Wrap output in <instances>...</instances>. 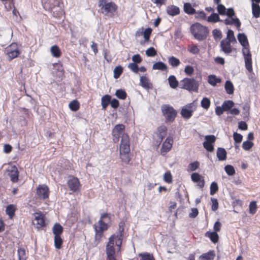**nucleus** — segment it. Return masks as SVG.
<instances>
[{
  "instance_id": "obj_1",
  "label": "nucleus",
  "mask_w": 260,
  "mask_h": 260,
  "mask_svg": "<svg viewBox=\"0 0 260 260\" xmlns=\"http://www.w3.org/2000/svg\"><path fill=\"white\" fill-rule=\"evenodd\" d=\"M123 223L119 224V232L117 235H112L109 238L106 245V252L108 260H116L117 255L120 251L124 230Z\"/></svg>"
},
{
  "instance_id": "obj_2",
  "label": "nucleus",
  "mask_w": 260,
  "mask_h": 260,
  "mask_svg": "<svg viewBox=\"0 0 260 260\" xmlns=\"http://www.w3.org/2000/svg\"><path fill=\"white\" fill-rule=\"evenodd\" d=\"M110 221V218L107 213L102 214L100 220L93 225L95 231L94 241L96 244L100 243L103 236V233L109 227L108 223Z\"/></svg>"
},
{
  "instance_id": "obj_3",
  "label": "nucleus",
  "mask_w": 260,
  "mask_h": 260,
  "mask_svg": "<svg viewBox=\"0 0 260 260\" xmlns=\"http://www.w3.org/2000/svg\"><path fill=\"white\" fill-rule=\"evenodd\" d=\"M130 143L128 136L123 134L121 136L120 144V156L122 161L128 164L130 160Z\"/></svg>"
},
{
  "instance_id": "obj_4",
  "label": "nucleus",
  "mask_w": 260,
  "mask_h": 260,
  "mask_svg": "<svg viewBox=\"0 0 260 260\" xmlns=\"http://www.w3.org/2000/svg\"><path fill=\"white\" fill-rule=\"evenodd\" d=\"M190 30L194 38L199 41L206 39L209 33L208 28L199 23H196L191 25Z\"/></svg>"
},
{
  "instance_id": "obj_5",
  "label": "nucleus",
  "mask_w": 260,
  "mask_h": 260,
  "mask_svg": "<svg viewBox=\"0 0 260 260\" xmlns=\"http://www.w3.org/2000/svg\"><path fill=\"white\" fill-rule=\"evenodd\" d=\"M99 5L101 7V12L106 15H112L117 9L114 3H107L106 0H100Z\"/></svg>"
},
{
  "instance_id": "obj_6",
  "label": "nucleus",
  "mask_w": 260,
  "mask_h": 260,
  "mask_svg": "<svg viewBox=\"0 0 260 260\" xmlns=\"http://www.w3.org/2000/svg\"><path fill=\"white\" fill-rule=\"evenodd\" d=\"M161 110L167 121L172 122L174 120L177 112L172 106L164 104L161 106Z\"/></svg>"
},
{
  "instance_id": "obj_7",
  "label": "nucleus",
  "mask_w": 260,
  "mask_h": 260,
  "mask_svg": "<svg viewBox=\"0 0 260 260\" xmlns=\"http://www.w3.org/2000/svg\"><path fill=\"white\" fill-rule=\"evenodd\" d=\"M180 87L189 91H197L198 84L194 79L186 78L180 81Z\"/></svg>"
},
{
  "instance_id": "obj_8",
  "label": "nucleus",
  "mask_w": 260,
  "mask_h": 260,
  "mask_svg": "<svg viewBox=\"0 0 260 260\" xmlns=\"http://www.w3.org/2000/svg\"><path fill=\"white\" fill-rule=\"evenodd\" d=\"M6 51L9 60H11L13 59L18 57L20 54V46L17 43H13L6 48Z\"/></svg>"
},
{
  "instance_id": "obj_9",
  "label": "nucleus",
  "mask_w": 260,
  "mask_h": 260,
  "mask_svg": "<svg viewBox=\"0 0 260 260\" xmlns=\"http://www.w3.org/2000/svg\"><path fill=\"white\" fill-rule=\"evenodd\" d=\"M242 52L244 58L245 67L249 72H251L252 71V60L249 45L243 47Z\"/></svg>"
},
{
  "instance_id": "obj_10",
  "label": "nucleus",
  "mask_w": 260,
  "mask_h": 260,
  "mask_svg": "<svg viewBox=\"0 0 260 260\" xmlns=\"http://www.w3.org/2000/svg\"><path fill=\"white\" fill-rule=\"evenodd\" d=\"M33 217L32 224L36 228L40 229L45 226V216L42 213H35L33 214Z\"/></svg>"
},
{
  "instance_id": "obj_11",
  "label": "nucleus",
  "mask_w": 260,
  "mask_h": 260,
  "mask_svg": "<svg viewBox=\"0 0 260 260\" xmlns=\"http://www.w3.org/2000/svg\"><path fill=\"white\" fill-rule=\"evenodd\" d=\"M125 126L122 124H118L115 126L112 130L113 141L115 142L118 141L119 137L122 136L124 133Z\"/></svg>"
},
{
  "instance_id": "obj_12",
  "label": "nucleus",
  "mask_w": 260,
  "mask_h": 260,
  "mask_svg": "<svg viewBox=\"0 0 260 260\" xmlns=\"http://www.w3.org/2000/svg\"><path fill=\"white\" fill-rule=\"evenodd\" d=\"M49 189L45 185H39L37 189V194L41 199L45 200L49 197Z\"/></svg>"
},
{
  "instance_id": "obj_13",
  "label": "nucleus",
  "mask_w": 260,
  "mask_h": 260,
  "mask_svg": "<svg viewBox=\"0 0 260 260\" xmlns=\"http://www.w3.org/2000/svg\"><path fill=\"white\" fill-rule=\"evenodd\" d=\"M193 111V104L190 103L182 108L181 114L183 117L188 119L192 116Z\"/></svg>"
},
{
  "instance_id": "obj_14",
  "label": "nucleus",
  "mask_w": 260,
  "mask_h": 260,
  "mask_svg": "<svg viewBox=\"0 0 260 260\" xmlns=\"http://www.w3.org/2000/svg\"><path fill=\"white\" fill-rule=\"evenodd\" d=\"M173 142V140L172 138L168 137L164 142L161 148V154L165 155L167 152L169 151L172 147Z\"/></svg>"
},
{
  "instance_id": "obj_15",
  "label": "nucleus",
  "mask_w": 260,
  "mask_h": 260,
  "mask_svg": "<svg viewBox=\"0 0 260 260\" xmlns=\"http://www.w3.org/2000/svg\"><path fill=\"white\" fill-rule=\"evenodd\" d=\"M232 42L223 39L220 42L221 50L226 54H229L232 51V47L231 46Z\"/></svg>"
},
{
  "instance_id": "obj_16",
  "label": "nucleus",
  "mask_w": 260,
  "mask_h": 260,
  "mask_svg": "<svg viewBox=\"0 0 260 260\" xmlns=\"http://www.w3.org/2000/svg\"><path fill=\"white\" fill-rule=\"evenodd\" d=\"M68 184L71 190L75 191L79 188L80 183L77 178L72 177L68 180Z\"/></svg>"
},
{
  "instance_id": "obj_17",
  "label": "nucleus",
  "mask_w": 260,
  "mask_h": 260,
  "mask_svg": "<svg viewBox=\"0 0 260 260\" xmlns=\"http://www.w3.org/2000/svg\"><path fill=\"white\" fill-rule=\"evenodd\" d=\"M191 178L192 181L198 183V185L200 187H203L205 185V181L202 176L199 174L194 173L191 174Z\"/></svg>"
},
{
  "instance_id": "obj_18",
  "label": "nucleus",
  "mask_w": 260,
  "mask_h": 260,
  "mask_svg": "<svg viewBox=\"0 0 260 260\" xmlns=\"http://www.w3.org/2000/svg\"><path fill=\"white\" fill-rule=\"evenodd\" d=\"M9 175L13 182H16L18 179V171L15 166H12L9 170Z\"/></svg>"
},
{
  "instance_id": "obj_19",
  "label": "nucleus",
  "mask_w": 260,
  "mask_h": 260,
  "mask_svg": "<svg viewBox=\"0 0 260 260\" xmlns=\"http://www.w3.org/2000/svg\"><path fill=\"white\" fill-rule=\"evenodd\" d=\"M216 155L219 160L223 161L226 159V151L223 148H218Z\"/></svg>"
},
{
  "instance_id": "obj_20",
  "label": "nucleus",
  "mask_w": 260,
  "mask_h": 260,
  "mask_svg": "<svg viewBox=\"0 0 260 260\" xmlns=\"http://www.w3.org/2000/svg\"><path fill=\"white\" fill-rule=\"evenodd\" d=\"M167 12L169 15L173 16L178 15L180 10L178 7L172 5L167 7Z\"/></svg>"
},
{
  "instance_id": "obj_21",
  "label": "nucleus",
  "mask_w": 260,
  "mask_h": 260,
  "mask_svg": "<svg viewBox=\"0 0 260 260\" xmlns=\"http://www.w3.org/2000/svg\"><path fill=\"white\" fill-rule=\"evenodd\" d=\"M238 40L242 47L249 46V43L246 36L244 34H239Z\"/></svg>"
},
{
  "instance_id": "obj_22",
  "label": "nucleus",
  "mask_w": 260,
  "mask_h": 260,
  "mask_svg": "<svg viewBox=\"0 0 260 260\" xmlns=\"http://www.w3.org/2000/svg\"><path fill=\"white\" fill-rule=\"evenodd\" d=\"M140 84L142 87L146 89L150 88L152 87V84L149 79L145 76L141 77Z\"/></svg>"
},
{
  "instance_id": "obj_23",
  "label": "nucleus",
  "mask_w": 260,
  "mask_h": 260,
  "mask_svg": "<svg viewBox=\"0 0 260 260\" xmlns=\"http://www.w3.org/2000/svg\"><path fill=\"white\" fill-rule=\"evenodd\" d=\"M214 256L215 254L213 251H210L201 255L199 257V260H213Z\"/></svg>"
},
{
  "instance_id": "obj_24",
  "label": "nucleus",
  "mask_w": 260,
  "mask_h": 260,
  "mask_svg": "<svg viewBox=\"0 0 260 260\" xmlns=\"http://www.w3.org/2000/svg\"><path fill=\"white\" fill-rule=\"evenodd\" d=\"M62 231L63 228L59 223H56L52 228V232L55 236H60Z\"/></svg>"
},
{
  "instance_id": "obj_25",
  "label": "nucleus",
  "mask_w": 260,
  "mask_h": 260,
  "mask_svg": "<svg viewBox=\"0 0 260 260\" xmlns=\"http://www.w3.org/2000/svg\"><path fill=\"white\" fill-rule=\"evenodd\" d=\"M221 81V79L217 78L214 75H211L208 76V82L210 85L213 86H215L217 83H220Z\"/></svg>"
},
{
  "instance_id": "obj_26",
  "label": "nucleus",
  "mask_w": 260,
  "mask_h": 260,
  "mask_svg": "<svg viewBox=\"0 0 260 260\" xmlns=\"http://www.w3.org/2000/svg\"><path fill=\"white\" fill-rule=\"evenodd\" d=\"M168 62L174 68L178 67L180 64V60L177 58L173 56L168 58Z\"/></svg>"
},
{
  "instance_id": "obj_27",
  "label": "nucleus",
  "mask_w": 260,
  "mask_h": 260,
  "mask_svg": "<svg viewBox=\"0 0 260 260\" xmlns=\"http://www.w3.org/2000/svg\"><path fill=\"white\" fill-rule=\"evenodd\" d=\"M16 209V206L14 205L11 204L7 206L6 212V214L12 218L14 215Z\"/></svg>"
},
{
  "instance_id": "obj_28",
  "label": "nucleus",
  "mask_w": 260,
  "mask_h": 260,
  "mask_svg": "<svg viewBox=\"0 0 260 260\" xmlns=\"http://www.w3.org/2000/svg\"><path fill=\"white\" fill-rule=\"evenodd\" d=\"M153 70H159L161 71H165L167 69V65L161 61H158L154 64L152 66Z\"/></svg>"
},
{
  "instance_id": "obj_29",
  "label": "nucleus",
  "mask_w": 260,
  "mask_h": 260,
  "mask_svg": "<svg viewBox=\"0 0 260 260\" xmlns=\"http://www.w3.org/2000/svg\"><path fill=\"white\" fill-rule=\"evenodd\" d=\"M252 11L253 16L258 18L260 15V6L257 4H252Z\"/></svg>"
},
{
  "instance_id": "obj_30",
  "label": "nucleus",
  "mask_w": 260,
  "mask_h": 260,
  "mask_svg": "<svg viewBox=\"0 0 260 260\" xmlns=\"http://www.w3.org/2000/svg\"><path fill=\"white\" fill-rule=\"evenodd\" d=\"M170 87L172 88H176L178 86V82L174 75L170 76L168 78Z\"/></svg>"
},
{
  "instance_id": "obj_31",
  "label": "nucleus",
  "mask_w": 260,
  "mask_h": 260,
  "mask_svg": "<svg viewBox=\"0 0 260 260\" xmlns=\"http://www.w3.org/2000/svg\"><path fill=\"white\" fill-rule=\"evenodd\" d=\"M111 96L109 95H105L102 98V106L103 109H106L107 106L110 104Z\"/></svg>"
},
{
  "instance_id": "obj_32",
  "label": "nucleus",
  "mask_w": 260,
  "mask_h": 260,
  "mask_svg": "<svg viewBox=\"0 0 260 260\" xmlns=\"http://www.w3.org/2000/svg\"><path fill=\"white\" fill-rule=\"evenodd\" d=\"M184 11L188 14H193L196 13V10L193 9L189 3H185L184 5Z\"/></svg>"
},
{
  "instance_id": "obj_33",
  "label": "nucleus",
  "mask_w": 260,
  "mask_h": 260,
  "mask_svg": "<svg viewBox=\"0 0 260 260\" xmlns=\"http://www.w3.org/2000/svg\"><path fill=\"white\" fill-rule=\"evenodd\" d=\"M226 92L229 94H233L234 92V86L233 83L230 81H226L224 86Z\"/></svg>"
},
{
  "instance_id": "obj_34",
  "label": "nucleus",
  "mask_w": 260,
  "mask_h": 260,
  "mask_svg": "<svg viewBox=\"0 0 260 260\" xmlns=\"http://www.w3.org/2000/svg\"><path fill=\"white\" fill-rule=\"evenodd\" d=\"M158 137L161 141L166 135L167 128L166 126L161 125L158 128Z\"/></svg>"
},
{
  "instance_id": "obj_35",
  "label": "nucleus",
  "mask_w": 260,
  "mask_h": 260,
  "mask_svg": "<svg viewBox=\"0 0 260 260\" xmlns=\"http://www.w3.org/2000/svg\"><path fill=\"white\" fill-rule=\"evenodd\" d=\"M224 40H228L229 41L232 42V44L236 43V39L234 36V31L231 29H229L227 32L226 38Z\"/></svg>"
},
{
  "instance_id": "obj_36",
  "label": "nucleus",
  "mask_w": 260,
  "mask_h": 260,
  "mask_svg": "<svg viewBox=\"0 0 260 260\" xmlns=\"http://www.w3.org/2000/svg\"><path fill=\"white\" fill-rule=\"evenodd\" d=\"M50 51L53 56L57 58L60 56V51L57 46H52L51 47Z\"/></svg>"
},
{
  "instance_id": "obj_37",
  "label": "nucleus",
  "mask_w": 260,
  "mask_h": 260,
  "mask_svg": "<svg viewBox=\"0 0 260 260\" xmlns=\"http://www.w3.org/2000/svg\"><path fill=\"white\" fill-rule=\"evenodd\" d=\"M207 21L209 22L215 23L219 21H221L218 15L216 13H213L207 18Z\"/></svg>"
},
{
  "instance_id": "obj_38",
  "label": "nucleus",
  "mask_w": 260,
  "mask_h": 260,
  "mask_svg": "<svg viewBox=\"0 0 260 260\" xmlns=\"http://www.w3.org/2000/svg\"><path fill=\"white\" fill-rule=\"evenodd\" d=\"M207 234L208 235V237L214 243L217 242L219 236L216 232L207 233Z\"/></svg>"
},
{
  "instance_id": "obj_39",
  "label": "nucleus",
  "mask_w": 260,
  "mask_h": 260,
  "mask_svg": "<svg viewBox=\"0 0 260 260\" xmlns=\"http://www.w3.org/2000/svg\"><path fill=\"white\" fill-rule=\"evenodd\" d=\"M62 244V240L61 239L60 236H54V246L56 248L60 249Z\"/></svg>"
},
{
  "instance_id": "obj_40",
  "label": "nucleus",
  "mask_w": 260,
  "mask_h": 260,
  "mask_svg": "<svg viewBox=\"0 0 260 260\" xmlns=\"http://www.w3.org/2000/svg\"><path fill=\"white\" fill-rule=\"evenodd\" d=\"M234 104L233 101L228 100L224 101L222 104V106L224 111H228L234 106Z\"/></svg>"
},
{
  "instance_id": "obj_41",
  "label": "nucleus",
  "mask_w": 260,
  "mask_h": 260,
  "mask_svg": "<svg viewBox=\"0 0 260 260\" xmlns=\"http://www.w3.org/2000/svg\"><path fill=\"white\" fill-rule=\"evenodd\" d=\"M123 69L121 66H117L114 69V78L117 79L122 73Z\"/></svg>"
},
{
  "instance_id": "obj_42",
  "label": "nucleus",
  "mask_w": 260,
  "mask_h": 260,
  "mask_svg": "<svg viewBox=\"0 0 260 260\" xmlns=\"http://www.w3.org/2000/svg\"><path fill=\"white\" fill-rule=\"evenodd\" d=\"M69 107L72 111H76L79 108V104L77 101L74 100L69 104Z\"/></svg>"
},
{
  "instance_id": "obj_43",
  "label": "nucleus",
  "mask_w": 260,
  "mask_h": 260,
  "mask_svg": "<svg viewBox=\"0 0 260 260\" xmlns=\"http://www.w3.org/2000/svg\"><path fill=\"white\" fill-rule=\"evenodd\" d=\"M116 96L121 100H124L126 97V92L122 89H118L115 92Z\"/></svg>"
},
{
  "instance_id": "obj_44",
  "label": "nucleus",
  "mask_w": 260,
  "mask_h": 260,
  "mask_svg": "<svg viewBox=\"0 0 260 260\" xmlns=\"http://www.w3.org/2000/svg\"><path fill=\"white\" fill-rule=\"evenodd\" d=\"M224 170L228 175L230 176L234 175L235 174L234 168L231 165H226L224 167Z\"/></svg>"
},
{
  "instance_id": "obj_45",
  "label": "nucleus",
  "mask_w": 260,
  "mask_h": 260,
  "mask_svg": "<svg viewBox=\"0 0 260 260\" xmlns=\"http://www.w3.org/2000/svg\"><path fill=\"white\" fill-rule=\"evenodd\" d=\"M210 105V101L207 98H204L201 101V106L205 109H208Z\"/></svg>"
},
{
  "instance_id": "obj_46",
  "label": "nucleus",
  "mask_w": 260,
  "mask_h": 260,
  "mask_svg": "<svg viewBox=\"0 0 260 260\" xmlns=\"http://www.w3.org/2000/svg\"><path fill=\"white\" fill-rule=\"evenodd\" d=\"M200 166V163L198 161H194L189 164L188 166V170L190 171H194L196 170Z\"/></svg>"
},
{
  "instance_id": "obj_47",
  "label": "nucleus",
  "mask_w": 260,
  "mask_h": 260,
  "mask_svg": "<svg viewBox=\"0 0 260 260\" xmlns=\"http://www.w3.org/2000/svg\"><path fill=\"white\" fill-rule=\"evenodd\" d=\"M212 34H213L214 38L216 41L220 40L222 37V34H221V32L220 31V30H219L217 29H214L212 31Z\"/></svg>"
},
{
  "instance_id": "obj_48",
  "label": "nucleus",
  "mask_w": 260,
  "mask_h": 260,
  "mask_svg": "<svg viewBox=\"0 0 260 260\" xmlns=\"http://www.w3.org/2000/svg\"><path fill=\"white\" fill-rule=\"evenodd\" d=\"M19 260H26L25 251L23 248H20L18 250Z\"/></svg>"
},
{
  "instance_id": "obj_49",
  "label": "nucleus",
  "mask_w": 260,
  "mask_h": 260,
  "mask_svg": "<svg viewBox=\"0 0 260 260\" xmlns=\"http://www.w3.org/2000/svg\"><path fill=\"white\" fill-rule=\"evenodd\" d=\"M218 190V187L217 184L213 182L210 185V194H214Z\"/></svg>"
},
{
  "instance_id": "obj_50",
  "label": "nucleus",
  "mask_w": 260,
  "mask_h": 260,
  "mask_svg": "<svg viewBox=\"0 0 260 260\" xmlns=\"http://www.w3.org/2000/svg\"><path fill=\"white\" fill-rule=\"evenodd\" d=\"M253 146V143L249 141H245L242 144V148L245 150H249Z\"/></svg>"
},
{
  "instance_id": "obj_51",
  "label": "nucleus",
  "mask_w": 260,
  "mask_h": 260,
  "mask_svg": "<svg viewBox=\"0 0 260 260\" xmlns=\"http://www.w3.org/2000/svg\"><path fill=\"white\" fill-rule=\"evenodd\" d=\"M146 54L147 56L153 57L156 54V51L153 47H150L146 50Z\"/></svg>"
},
{
  "instance_id": "obj_52",
  "label": "nucleus",
  "mask_w": 260,
  "mask_h": 260,
  "mask_svg": "<svg viewBox=\"0 0 260 260\" xmlns=\"http://www.w3.org/2000/svg\"><path fill=\"white\" fill-rule=\"evenodd\" d=\"M164 180L168 183L172 182V176L170 172L168 171L164 175Z\"/></svg>"
},
{
  "instance_id": "obj_53",
  "label": "nucleus",
  "mask_w": 260,
  "mask_h": 260,
  "mask_svg": "<svg viewBox=\"0 0 260 260\" xmlns=\"http://www.w3.org/2000/svg\"><path fill=\"white\" fill-rule=\"evenodd\" d=\"M188 51L193 54H197L199 53L200 49L196 45H192L189 46Z\"/></svg>"
},
{
  "instance_id": "obj_54",
  "label": "nucleus",
  "mask_w": 260,
  "mask_h": 260,
  "mask_svg": "<svg viewBox=\"0 0 260 260\" xmlns=\"http://www.w3.org/2000/svg\"><path fill=\"white\" fill-rule=\"evenodd\" d=\"M217 10L220 15H225L226 8L223 5H222V4L218 5L217 7Z\"/></svg>"
},
{
  "instance_id": "obj_55",
  "label": "nucleus",
  "mask_w": 260,
  "mask_h": 260,
  "mask_svg": "<svg viewBox=\"0 0 260 260\" xmlns=\"http://www.w3.org/2000/svg\"><path fill=\"white\" fill-rule=\"evenodd\" d=\"M257 206L255 202H252L249 205V211L252 214L255 213L256 211Z\"/></svg>"
},
{
  "instance_id": "obj_56",
  "label": "nucleus",
  "mask_w": 260,
  "mask_h": 260,
  "mask_svg": "<svg viewBox=\"0 0 260 260\" xmlns=\"http://www.w3.org/2000/svg\"><path fill=\"white\" fill-rule=\"evenodd\" d=\"M151 31L152 29L150 28H147L143 32V36L145 41H147L149 40Z\"/></svg>"
},
{
  "instance_id": "obj_57",
  "label": "nucleus",
  "mask_w": 260,
  "mask_h": 260,
  "mask_svg": "<svg viewBox=\"0 0 260 260\" xmlns=\"http://www.w3.org/2000/svg\"><path fill=\"white\" fill-rule=\"evenodd\" d=\"M204 147L209 152H213L214 151V146L212 144L204 142L203 143Z\"/></svg>"
},
{
  "instance_id": "obj_58",
  "label": "nucleus",
  "mask_w": 260,
  "mask_h": 260,
  "mask_svg": "<svg viewBox=\"0 0 260 260\" xmlns=\"http://www.w3.org/2000/svg\"><path fill=\"white\" fill-rule=\"evenodd\" d=\"M206 142L211 144L214 143L216 140V137L214 135H207L205 137Z\"/></svg>"
},
{
  "instance_id": "obj_59",
  "label": "nucleus",
  "mask_w": 260,
  "mask_h": 260,
  "mask_svg": "<svg viewBox=\"0 0 260 260\" xmlns=\"http://www.w3.org/2000/svg\"><path fill=\"white\" fill-rule=\"evenodd\" d=\"M233 137H234V141L237 143H241L242 140V138H243L241 134H238L237 133H234Z\"/></svg>"
},
{
  "instance_id": "obj_60",
  "label": "nucleus",
  "mask_w": 260,
  "mask_h": 260,
  "mask_svg": "<svg viewBox=\"0 0 260 260\" xmlns=\"http://www.w3.org/2000/svg\"><path fill=\"white\" fill-rule=\"evenodd\" d=\"M128 67L129 69H130L133 72H134L135 73H137L139 71V68L138 66L135 63H130Z\"/></svg>"
},
{
  "instance_id": "obj_61",
  "label": "nucleus",
  "mask_w": 260,
  "mask_h": 260,
  "mask_svg": "<svg viewBox=\"0 0 260 260\" xmlns=\"http://www.w3.org/2000/svg\"><path fill=\"white\" fill-rule=\"evenodd\" d=\"M212 201V210L215 211L218 207V203L217 199L213 198L211 199Z\"/></svg>"
},
{
  "instance_id": "obj_62",
  "label": "nucleus",
  "mask_w": 260,
  "mask_h": 260,
  "mask_svg": "<svg viewBox=\"0 0 260 260\" xmlns=\"http://www.w3.org/2000/svg\"><path fill=\"white\" fill-rule=\"evenodd\" d=\"M194 72V69L192 67L190 66H187L185 68L184 72L186 74L190 75Z\"/></svg>"
},
{
  "instance_id": "obj_63",
  "label": "nucleus",
  "mask_w": 260,
  "mask_h": 260,
  "mask_svg": "<svg viewBox=\"0 0 260 260\" xmlns=\"http://www.w3.org/2000/svg\"><path fill=\"white\" fill-rule=\"evenodd\" d=\"M142 258L141 260H155L152 255L150 254H141Z\"/></svg>"
},
{
  "instance_id": "obj_64",
  "label": "nucleus",
  "mask_w": 260,
  "mask_h": 260,
  "mask_svg": "<svg viewBox=\"0 0 260 260\" xmlns=\"http://www.w3.org/2000/svg\"><path fill=\"white\" fill-rule=\"evenodd\" d=\"M132 60L134 62V63H140L142 61V58L140 55L137 54L133 56Z\"/></svg>"
}]
</instances>
